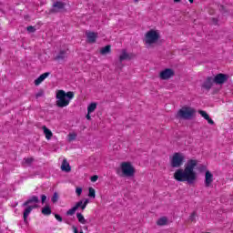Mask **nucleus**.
<instances>
[{
  "mask_svg": "<svg viewBox=\"0 0 233 233\" xmlns=\"http://www.w3.org/2000/svg\"><path fill=\"white\" fill-rule=\"evenodd\" d=\"M198 167V160L190 159L188 160L184 169H177L174 173V178L178 182L188 183V185H194L196 183V179H198V174L194 171V168Z\"/></svg>",
  "mask_w": 233,
  "mask_h": 233,
  "instance_id": "1",
  "label": "nucleus"
},
{
  "mask_svg": "<svg viewBox=\"0 0 233 233\" xmlns=\"http://www.w3.org/2000/svg\"><path fill=\"white\" fill-rule=\"evenodd\" d=\"M56 106L58 108H65L70 105V101L74 99V92L68 91L67 93L65 90L56 91Z\"/></svg>",
  "mask_w": 233,
  "mask_h": 233,
  "instance_id": "2",
  "label": "nucleus"
},
{
  "mask_svg": "<svg viewBox=\"0 0 233 233\" xmlns=\"http://www.w3.org/2000/svg\"><path fill=\"white\" fill-rule=\"evenodd\" d=\"M196 116V109L190 106H183L176 115L177 119L190 120Z\"/></svg>",
  "mask_w": 233,
  "mask_h": 233,
  "instance_id": "3",
  "label": "nucleus"
},
{
  "mask_svg": "<svg viewBox=\"0 0 233 233\" xmlns=\"http://www.w3.org/2000/svg\"><path fill=\"white\" fill-rule=\"evenodd\" d=\"M121 170L127 177H132L136 174V168H134V166L130 162H122Z\"/></svg>",
  "mask_w": 233,
  "mask_h": 233,
  "instance_id": "4",
  "label": "nucleus"
},
{
  "mask_svg": "<svg viewBox=\"0 0 233 233\" xmlns=\"http://www.w3.org/2000/svg\"><path fill=\"white\" fill-rule=\"evenodd\" d=\"M185 161V156L181 153H174L171 157L170 165L172 168H179Z\"/></svg>",
  "mask_w": 233,
  "mask_h": 233,
  "instance_id": "5",
  "label": "nucleus"
},
{
  "mask_svg": "<svg viewBox=\"0 0 233 233\" xmlns=\"http://www.w3.org/2000/svg\"><path fill=\"white\" fill-rule=\"evenodd\" d=\"M159 41V33L156 30H149L146 34V44L147 45H154V43H157Z\"/></svg>",
  "mask_w": 233,
  "mask_h": 233,
  "instance_id": "6",
  "label": "nucleus"
},
{
  "mask_svg": "<svg viewBox=\"0 0 233 233\" xmlns=\"http://www.w3.org/2000/svg\"><path fill=\"white\" fill-rule=\"evenodd\" d=\"M65 6H66V3L61 1H56L53 4L52 8L49 10L50 14H58L61 10H65Z\"/></svg>",
  "mask_w": 233,
  "mask_h": 233,
  "instance_id": "7",
  "label": "nucleus"
},
{
  "mask_svg": "<svg viewBox=\"0 0 233 233\" xmlns=\"http://www.w3.org/2000/svg\"><path fill=\"white\" fill-rule=\"evenodd\" d=\"M213 81L215 82V85H225V83L228 81V75L219 73L213 76Z\"/></svg>",
  "mask_w": 233,
  "mask_h": 233,
  "instance_id": "8",
  "label": "nucleus"
},
{
  "mask_svg": "<svg viewBox=\"0 0 233 233\" xmlns=\"http://www.w3.org/2000/svg\"><path fill=\"white\" fill-rule=\"evenodd\" d=\"M214 76H208L201 85V88L207 90L208 92L211 90L214 86Z\"/></svg>",
  "mask_w": 233,
  "mask_h": 233,
  "instance_id": "9",
  "label": "nucleus"
},
{
  "mask_svg": "<svg viewBox=\"0 0 233 233\" xmlns=\"http://www.w3.org/2000/svg\"><path fill=\"white\" fill-rule=\"evenodd\" d=\"M175 75H176V73L174 72V69L166 68L165 70L160 72L159 77H160V79L165 81L167 79H170V77H173V76H175Z\"/></svg>",
  "mask_w": 233,
  "mask_h": 233,
  "instance_id": "10",
  "label": "nucleus"
},
{
  "mask_svg": "<svg viewBox=\"0 0 233 233\" xmlns=\"http://www.w3.org/2000/svg\"><path fill=\"white\" fill-rule=\"evenodd\" d=\"M213 181H214V175L209 170H207L205 173V187H206V188H208V187H211Z\"/></svg>",
  "mask_w": 233,
  "mask_h": 233,
  "instance_id": "11",
  "label": "nucleus"
},
{
  "mask_svg": "<svg viewBox=\"0 0 233 233\" xmlns=\"http://www.w3.org/2000/svg\"><path fill=\"white\" fill-rule=\"evenodd\" d=\"M66 59H68L66 50H60L59 53L54 57L55 61H66Z\"/></svg>",
  "mask_w": 233,
  "mask_h": 233,
  "instance_id": "12",
  "label": "nucleus"
},
{
  "mask_svg": "<svg viewBox=\"0 0 233 233\" xmlns=\"http://www.w3.org/2000/svg\"><path fill=\"white\" fill-rule=\"evenodd\" d=\"M86 35L87 38V43H91V44L96 43L97 39V33L89 31V32H86Z\"/></svg>",
  "mask_w": 233,
  "mask_h": 233,
  "instance_id": "13",
  "label": "nucleus"
},
{
  "mask_svg": "<svg viewBox=\"0 0 233 233\" xmlns=\"http://www.w3.org/2000/svg\"><path fill=\"white\" fill-rule=\"evenodd\" d=\"M34 208H37V206H28L25 210H24V222L28 224V216H30V212L34 210Z\"/></svg>",
  "mask_w": 233,
  "mask_h": 233,
  "instance_id": "14",
  "label": "nucleus"
},
{
  "mask_svg": "<svg viewBox=\"0 0 233 233\" xmlns=\"http://www.w3.org/2000/svg\"><path fill=\"white\" fill-rule=\"evenodd\" d=\"M48 76H50V72H46L40 75L39 77L35 80V86H38V85H41V82L45 81L46 77H48Z\"/></svg>",
  "mask_w": 233,
  "mask_h": 233,
  "instance_id": "15",
  "label": "nucleus"
},
{
  "mask_svg": "<svg viewBox=\"0 0 233 233\" xmlns=\"http://www.w3.org/2000/svg\"><path fill=\"white\" fill-rule=\"evenodd\" d=\"M130 59H132V56L127 53V50L123 49L122 54L119 56V61L120 62L127 61V60L130 61Z\"/></svg>",
  "mask_w": 233,
  "mask_h": 233,
  "instance_id": "16",
  "label": "nucleus"
},
{
  "mask_svg": "<svg viewBox=\"0 0 233 233\" xmlns=\"http://www.w3.org/2000/svg\"><path fill=\"white\" fill-rule=\"evenodd\" d=\"M61 170L63 172H70L72 170V167H70V164L66 159H64L61 166Z\"/></svg>",
  "mask_w": 233,
  "mask_h": 233,
  "instance_id": "17",
  "label": "nucleus"
},
{
  "mask_svg": "<svg viewBox=\"0 0 233 233\" xmlns=\"http://www.w3.org/2000/svg\"><path fill=\"white\" fill-rule=\"evenodd\" d=\"M32 203H39V198L37 196L31 197L23 204V207H28Z\"/></svg>",
  "mask_w": 233,
  "mask_h": 233,
  "instance_id": "18",
  "label": "nucleus"
},
{
  "mask_svg": "<svg viewBox=\"0 0 233 233\" xmlns=\"http://www.w3.org/2000/svg\"><path fill=\"white\" fill-rule=\"evenodd\" d=\"M43 130H44V134L46 137V139H52V131L50 129H48V127H46V126H43Z\"/></svg>",
  "mask_w": 233,
  "mask_h": 233,
  "instance_id": "19",
  "label": "nucleus"
},
{
  "mask_svg": "<svg viewBox=\"0 0 233 233\" xmlns=\"http://www.w3.org/2000/svg\"><path fill=\"white\" fill-rule=\"evenodd\" d=\"M110 46H106L100 49L101 56H106V54H110Z\"/></svg>",
  "mask_w": 233,
  "mask_h": 233,
  "instance_id": "20",
  "label": "nucleus"
},
{
  "mask_svg": "<svg viewBox=\"0 0 233 233\" xmlns=\"http://www.w3.org/2000/svg\"><path fill=\"white\" fill-rule=\"evenodd\" d=\"M96 108H97V104H96V103H91V104L87 106V112H88V114H92V112H95Z\"/></svg>",
  "mask_w": 233,
  "mask_h": 233,
  "instance_id": "21",
  "label": "nucleus"
},
{
  "mask_svg": "<svg viewBox=\"0 0 233 233\" xmlns=\"http://www.w3.org/2000/svg\"><path fill=\"white\" fill-rule=\"evenodd\" d=\"M42 214H44V216H50V214H52V208H50V206L44 207L42 209Z\"/></svg>",
  "mask_w": 233,
  "mask_h": 233,
  "instance_id": "22",
  "label": "nucleus"
},
{
  "mask_svg": "<svg viewBox=\"0 0 233 233\" xmlns=\"http://www.w3.org/2000/svg\"><path fill=\"white\" fill-rule=\"evenodd\" d=\"M76 218L78 219V222L82 225H86V219H85V217L81 213H76Z\"/></svg>",
  "mask_w": 233,
  "mask_h": 233,
  "instance_id": "23",
  "label": "nucleus"
},
{
  "mask_svg": "<svg viewBox=\"0 0 233 233\" xmlns=\"http://www.w3.org/2000/svg\"><path fill=\"white\" fill-rule=\"evenodd\" d=\"M88 197L96 199V189H94L92 187H88Z\"/></svg>",
  "mask_w": 233,
  "mask_h": 233,
  "instance_id": "24",
  "label": "nucleus"
},
{
  "mask_svg": "<svg viewBox=\"0 0 233 233\" xmlns=\"http://www.w3.org/2000/svg\"><path fill=\"white\" fill-rule=\"evenodd\" d=\"M167 221H168V219L164 217V218H160L158 220H157V225H159L160 227H163V225H167Z\"/></svg>",
  "mask_w": 233,
  "mask_h": 233,
  "instance_id": "25",
  "label": "nucleus"
},
{
  "mask_svg": "<svg viewBox=\"0 0 233 233\" xmlns=\"http://www.w3.org/2000/svg\"><path fill=\"white\" fill-rule=\"evenodd\" d=\"M51 201L52 203H57V201H59V194L57 192L54 193Z\"/></svg>",
  "mask_w": 233,
  "mask_h": 233,
  "instance_id": "26",
  "label": "nucleus"
},
{
  "mask_svg": "<svg viewBox=\"0 0 233 233\" xmlns=\"http://www.w3.org/2000/svg\"><path fill=\"white\" fill-rule=\"evenodd\" d=\"M198 114H200V116H202V117H204V119H206V121L210 117V116H208V114H207V112H205L203 110H199Z\"/></svg>",
  "mask_w": 233,
  "mask_h": 233,
  "instance_id": "27",
  "label": "nucleus"
},
{
  "mask_svg": "<svg viewBox=\"0 0 233 233\" xmlns=\"http://www.w3.org/2000/svg\"><path fill=\"white\" fill-rule=\"evenodd\" d=\"M76 210L77 209L75 207H73L71 209H68L66 214V216H74Z\"/></svg>",
  "mask_w": 233,
  "mask_h": 233,
  "instance_id": "28",
  "label": "nucleus"
},
{
  "mask_svg": "<svg viewBox=\"0 0 233 233\" xmlns=\"http://www.w3.org/2000/svg\"><path fill=\"white\" fill-rule=\"evenodd\" d=\"M45 96V91L43 89H40L39 92L35 94V98L39 99V97H43Z\"/></svg>",
  "mask_w": 233,
  "mask_h": 233,
  "instance_id": "29",
  "label": "nucleus"
},
{
  "mask_svg": "<svg viewBox=\"0 0 233 233\" xmlns=\"http://www.w3.org/2000/svg\"><path fill=\"white\" fill-rule=\"evenodd\" d=\"M26 30H27V32H28L29 34H34L36 29H35V26L29 25V26L26 27Z\"/></svg>",
  "mask_w": 233,
  "mask_h": 233,
  "instance_id": "30",
  "label": "nucleus"
},
{
  "mask_svg": "<svg viewBox=\"0 0 233 233\" xmlns=\"http://www.w3.org/2000/svg\"><path fill=\"white\" fill-rule=\"evenodd\" d=\"M24 163H25V165H32V163H34V158L30 157V158H25L24 159Z\"/></svg>",
  "mask_w": 233,
  "mask_h": 233,
  "instance_id": "31",
  "label": "nucleus"
},
{
  "mask_svg": "<svg viewBox=\"0 0 233 233\" xmlns=\"http://www.w3.org/2000/svg\"><path fill=\"white\" fill-rule=\"evenodd\" d=\"M77 137L76 134H69L68 135V141H75V139Z\"/></svg>",
  "mask_w": 233,
  "mask_h": 233,
  "instance_id": "32",
  "label": "nucleus"
},
{
  "mask_svg": "<svg viewBox=\"0 0 233 233\" xmlns=\"http://www.w3.org/2000/svg\"><path fill=\"white\" fill-rule=\"evenodd\" d=\"M76 196H81V194H83V187H76Z\"/></svg>",
  "mask_w": 233,
  "mask_h": 233,
  "instance_id": "33",
  "label": "nucleus"
},
{
  "mask_svg": "<svg viewBox=\"0 0 233 233\" xmlns=\"http://www.w3.org/2000/svg\"><path fill=\"white\" fill-rule=\"evenodd\" d=\"M82 205H83V200H80L74 207L77 210V208H81Z\"/></svg>",
  "mask_w": 233,
  "mask_h": 233,
  "instance_id": "34",
  "label": "nucleus"
},
{
  "mask_svg": "<svg viewBox=\"0 0 233 233\" xmlns=\"http://www.w3.org/2000/svg\"><path fill=\"white\" fill-rule=\"evenodd\" d=\"M86 205H88V199H86L85 202H82L81 209L85 210L86 208Z\"/></svg>",
  "mask_w": 233,
  "mask_h": 233,
  "instance_id": "35",
  "label": "nucleus"
},
{
  "mask_svg": "<svg viewBox=\"0 0 233 233\" xmlns=\"http://www.w3.org/2000/svg\"><path fill=\"white\" fill-rule=\"evenodd\" d=\"M91 181L92 183H96V181H97V179H99V177L97 175H94L93 177H91Z\"/></svg>",
  "mask_w": 233,
  "mask_h": 233,
  "instance_id": "36",
  "label": "nucleus"
},
{
  "mask_svg": "<svg viewBox=\"0 0 233 233\" xmlns=\"http://www.w3.org/2000/svg\"><path fill=\"white\" fill-rule=\"evenodd\" d=\"M198 170H199V172H205V170H207V166L201 165V166L198 167Z\"/></svg>",
  "mask_w": 233,
  "mask_h": 233,
  "instance_id": "37",
  "label": "nucleus"
},
{
  "mask_svg": "<svg viewBox=\"0 0 233 233\" xmlns=\"http://www.w3.org/2000/svg\"><path fill=\"white\" fill-rule=\"evenodd\" d=\"M190 221H196V211H194L189 217Z\"/></svg>",
  "mask_w": 233,
  "mask_h": 233,
  "instance_id": "38",
  "label": "nucleus"
},
{
  "mask_svg": "<svg viewBox=\"0 0 233 233\" xmlns=\"http://www.w3.org/2000/svg\"><path fill=\"white\" fill-rule=\"evenodd\" d=\"M55 218H56V219L57 221H59L60 223L63 221V218L60 217L59 214H55Z\"/></svg>",
  "mask_w": 233,
  "mask_h": 233,
  "instance_id": "39",
  "label": "nucleus"
},
{
  "mask_svg": "<svg viewBox=\"0 0 233 233\" xmlns=\"http://www.w3.org/2000/svg\"><path fill=\"white\" fill-rule=\"evenodd\" d=\"M206 121H208V123L209 125H214V120H212V118H210V116Z\"/></svg>",
  "mask_w": 233,
  "mask_h": 233,
  "instance_id": "40",
  "label": "nucleus"
},
{
  "mask_svg": "<svg viewBox=\"0 0 233 233\" xmlns=\"http://www.w3.org/2000/svg\"><path fill=\"white\" fill-rule=\"evenodd\" d=\"M41 201H42V203H45V201H46V195L41 196Z\"/></svg>",
  "mask_w": 233,
  "mask_h": 233,
  "instance_id": "41",
  "label": "nucleus"
},
{
  "mask_svg": "<svg viewBox=\"0 0 233 233\" xmlns=\"http://www.w3.org/2000/svg\"><path fill=\"white\" fill-rule=\"evenodd\" d=\"M219 10L221 12H227V10H225V5H220Z\"/></svg>",
  "mask_w": 233,
  "mask_h": 233,
  "instance_id": "42",
  "label": "nucleus"
},
{
  "mask_svg": "<svg viewBox=\"0 0 233 233\" xmlns=\"http://www.w3.org/2000/svg\"><path fill=\"white\" fill-rule=\"evenodd\" d=\"M86 119H87L88 121H90V119H92V117L90 116V113H88V114L86 116Z\"/></svg>",
  "mask_w": 233,
  "mask_h": 233,
  "instance_id": "43",
  "label": "nucleus"
},
{
  "mask_svg": "<svg viewBox=\"0 0 233 233\" xmlns=\"http://www.w3.org/2000/svg\"><path fill=\"white\" fill-rule=\"evenodd\" d=\"M181 0H174L175 3H179Z\"/></svg>",
  "mask_w": 233,
  "mask_h": 233,
  "instance_id": "44",
  "label": "nucleus"
},
{
  "mask_svg": "<svg viewBox=\"0 0 233 233\" xmlns=\"http://www.w3.org/2000/svg\"><path fill=\"white\" fill-rule=\"evenodd\" d=\"M188 1H189V3H191V4L194 3V0H188Z\"/></svg>",
  "mask_w": 233,
  "mask_h": 233,
  "instance_id": "45",
  "label": "nucleus"
},
{
  "mask_svg": "<svg viewBox=\"0 0 233 233\" xmlns=\"http://www.w3.org/2000/svg\"><path fill=\"white\" fill-rule=\"evenodd\" d=\"M135 3H137V0H135Z\"/></svg>",
  "mask_w": 233,
  "mask_h": 233,
  "instance_id": "46",
  "label": "nucleus"
}]
</instances>
